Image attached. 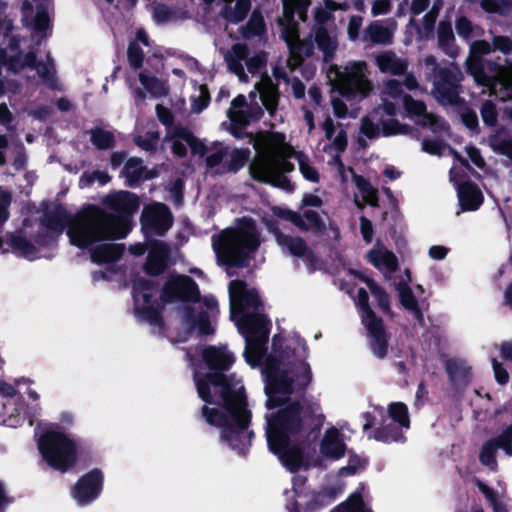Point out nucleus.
Wrapping results in <instances>:
<instances>
[{"mask_svg": "<svg viewBox=\"0 0 512 512\" xmlns=\"http://www.w3.org/2000/svg\"><path fill=\"white\" fill-rule=\"evenodd\" d=\"M231 318L245 337L244 351L247 362L257 365L265 352L268 339V320L261 313V302L255 289H248L245 282L233 280L229 285Z\"/></svg>", "mask_w": 512, "mask_h": 512, "instance_id": "nucleus-5", "label": "nucleus"}, {"mask_svg": "<svg viewBox=\"0 0 512 512\" xmlns=\"http://www.w3.org/2000/svg\"><path fill=\"white\" fill-rule=\"evenodd\" d=\"M376 65L382 73L403 75L406 73L409 63L406 58L397 55L392 50H388L376 57Z\"/></svg>", "mask_w": 512, "mask_h": 512, "instance_id": "nucleus-27", "label": "nucleus"}, {"mask_svg": "<svg viewBox=\"0 0 512 512\" xmlns=\"http://www.w3.org/2000/svg\"><path fill=\"white\" fill-rule=\"evenodd\" d=\"M169 256L168 246L160 241L151 243L145 269L151 275H158L166 268Z\"/></svg>", "mask_w": 512, "mask_h": 512, "instance_id": "nucleus-28", "label": "nucleus"}, {"mask_svg": "<svg viewBox=\"0 0 512 512\" xmlns=\"http://www.w3.org/2000/svg\"><path fill=\"white\" fill-rule=\"evenodd\" d=\"M103 203L109 208L123 213L125 215L115 216V218H126L129 221V230H131V221L129 215L133 214L139 206L138 198L135 194L128 191H119L104 198ZM108 215V213H106ZM111 216V214H109ZM114 217V215H112ZM129 232H127L128 234Z\"/></svg>", "mask_w": 512, "mask_h": 512, "instance_id": "nucleus-24", "label": "nucleus"}, {"mask_svg": "<svg viewBox=\"0 0 512 512\" xmlns=\"http://www.w3.org/2000/svg\"><path fill=\"white\" fill-rule=\"evenodd\" d=\"M363 281H365L371 294L377 300L378 306L383 311L388 312L390 310V303L387 293L380 286H378L374 280L368 277H363Z\"/></svg>", "mask_w": 512, "mask_h": 512, "instance_id": "nucleus-48", "label": "nucleus"}, {"mask_svg": "<svg viewBox=\"0 0 512 512\" xmlns=\"http://www.w3.org/2000/svg\"><path fill=\"white\" fill-rule=\"evenodd\" d=\"M143 172L144 167L140 159L130 158L125 162L123 175L125 176L130 185L138 181L142 177Z\"/></svg>", "mask_w": 512, "mask_h": 512, "instance_id": "nucleus-47", "label": "nucleus"}, {"mask_svg": "<svg viewBox=\"0 0 512 512\" xmlns=\"http://www.w3.org/2000/svg\"><path fill=\"white\" fill-rule=\"evenodd\" d=\"M277 245L283 252L291 254L296 257H303L309 255V249L305 242L300 237H293L282 233L279 229L273 230Z\"/></svg>", "mask_w": 512, "mask_h": 512, "instance_id": "nucleus-32", "label": "nucleus"}, {"mask_svg": "<svg viewBox=\"0 0 512 512\" xmlns=\"http://www.w3.org/2000/svg\"><path fill=\"white\" fill-rule=\"evenodd\" d=\"M375 438L383 442L399 441L402 439V434L399 428L389 424L378 429Z\"/></svg>", "mask_w": 512, "mask_h": 512, "instance_id": "nucleus-56", "label": "nucleus"}, {"mask_svg": "<svg viewBox=\"0 0 512 512\" xmlns=\"http://www.w3.org/2000/svg\"><path fill=\"white\" fill-rule=\"evenodd\" d=\"M438 47L450 58H456L459 54L455 45V36L449 22L441 21L437 29Z\"/></svg>", "mask_w": 512, "mask_h": 512, "instance_id": "nucleus-34", "label": "nucleus"}, {"mask_svg": "<svg viewBox=\"0 0 512 512\" xmlns=\"http://www.w3.org/2000/svg\"><path fill=\"white\" fill-rule=\"evenodd\" d=\"M310 5L311 0H282L283 12L277 23L281 38L284 39L290 51L286 64L291 71L301 65L304 57L313 54V42L323 53L325 62L334 57L338 48L336 33L324 26L314 27L306 41L301 42L299 40V24L295 17L297 16L299 20L305 22Z\"/></svg>", "mask_w": 512, "mask_h": 512, "instance_id": "nucleus-4", "label": "nucleus"}, {"mask_svg": "<svg viewBox=\"0 0 512 512\" xmlns=\"http://www.w3.org/2000/svg\"><path fill=\"white\" fill-rule=\"evenodd\" d=\"M491 146L494 151L507 156L512 161V139L497 136L491 139Z\"/></svg>", "mask_w": 512, "mask_h": 512, "instance_id": "nucleus-58", "label": "nucleus"}, {"mask_svg": "<svg viewBox=\"0 0 512 512\" xmlns=\"http://www.w3.org/2000/svg\"><path fill=\"white\" fill-rule=\"evenodd\" d=\"M256 91L260 94L263 106L272 116L274 115L279 100V92L277 86L268 76H264L255 84Z\"/></svg>", "mask_w": 512, "mask_h": 512, "instance_id": "nucleus-29", "label": "nucleus"}, {"mask_svg": "<svg viewBox=\"0 0 512 512\" xmlns=\"http://www.w3.org/2000/svg\"><path fill=\"white\" fill-rule=\"evenodd\" d=\"M253 147L256 154L249 165L251 177L275 187L290 189V181L284 173L294 169L288 158L295 151L286 143L285 136L281 133H258L253 140Z\"/></svg>", "mask_w": 512, "mask_h": 512, "instance_id": "nucleus-6", "label": "nucleus"}, {"mask_svg": "<svg viewBox=\"0 0 512 512\" xmlns=\"http://www.w3.org/2000/svg\"><path fill=\"white\" fill-rule=\"evenodd\" d=\"M228 155V148L217 146L206 158L207 166L214 168L219 165L223 159Z\"/></svg>", "mask_w": 512, "mask_h": 512, "instance_id": "nucleus-64", "label": "nucleus"}, {"mask_svg": "<svg viewBox=\"0 0 512 512\" xmlns=\"http://www.w3.org/2000/svg\"><path fill=\"white\" fill-rule=\"evenodd\" d=\"M299 170L302 173L303 177L309 181L317 182L319 179V174L317 170L311 165L309 159L301 153L295 154Z\"/></svg>", "mask_w": 512, "mask_h": 512, "instance_id": "nucleus-55", "label": "nucleus"}, {"mask_svg": "<svg viewBox=\"0 0 512 512\" xmlns=\"http://www.w3.org/2000/svg\"><path fill=\"white\" fill-rule=\"evenodd\" d=\"M328 77L339 93L348 98L363 99L372 90L368 67L364 61L348 62L343 66L332 65Z\"/></svg>", "mask_w": 512, "mask_h": 512, "instance_id": "nucleus-11", "label": "nucleus"}, {"mask_svg": "<svg viewBox=\"0 0 512 512\" xmlns=\"http://www.w3.org/2000/svg\"><path fill=\"white\" fill-rule=\"evenodd\" d=\"M349 7L347 2L338 3L333 0H323L314 8L315 27L324 26L325 23L333 19L335 11H347Z\"/></svg>", "mask_w": 512, "mask_h": 512, "instance_id": "nucleus-36", "label": "nucleus"}, {"mask_svg": "<svg viewBox=\"0 0 512 512\" xmlns=\"http://www.w3.org/2000/svg\"><path fill=\"white\" fill-rule=\"evenodd\" d=\"M196 93L191 96V110L194 113H200L207 107L210 101V94L205 85H200Z\"/></svg>", "mask_w": 512, "mask_h": 512, "instance_id": "nucleus-52", "label": "nucleus"}, {"mask_svg": "<svg viewBox=\"0 0 512 512\" xmlns=\"http://www.w3.org/2000/svg\"><path fill=\"white\" fill-rule=\"evenodd\" d=\"M19 42L15 38L10 40L9 54L0 48V65H6L12 72L18 73L27 67H34L38 76L51 87L54 85V64L50 55L46 62L36 63V54L32 49L28 52L18 51Z\"/></svg>", "mask_w": 512, "mask_h": 512, "instance_id": "nucleus-13", "label": "nucleus"}, {"mask_svg": "<svg viewBox=\"0 0 512 512\" xmlns=\"http://www.w3.org/2000/svg\"><path fill=\"white\" fill-rule=\"evenodd\" d=\"M165 140L172 143V151L179 157L186 155V145L191 148L192 153L199 154L200 156L209 151L202 141L197 139L189 129L182 126L169 129L165 135Z\"/></svg>", "mask_w": 512, "mask_h": 512, "instance_id": "nucleus-18", "label": "nucleus"}, {"mask_svg": "<svg viewBox=\"0 0 512 512\" xmlns=\"http://www.w3.org/2000/svg\"><path fill=\"white\" fill-rule=\"evenodd\" d=\"M403 107L407 115L415 121L417 125L429 129L437 137H443L449 134V124L441 116L428 112L426 104L421 100H416L412 96H405Z\"/></svg>", "mask_w": 512, "mask_h": 512, "instance_id": "nucleus-15", "label": "nucleus"}, {"mask_svg": "<svg viewBox=\"0 0 512 512\" xmlns=\"http://www.w3.org/2000/svg\"><path fill=\"white\" fill-rule=\"evenodd\" d=\"M443 5L442 0H437L434 2L433 6L429 9V11L423 17V25L426 31H431L434 27L435 21L438 17L439 11Z\"/></svg>", "mask_w": 512, "mask_h": 512, "instance_id": "nucleus-60", "label": "nucleus"}, {"mask_svg": "<svg viewBox=\"0 0 512 512\" xmlns=\"http://www.w3.org/2000/svg\"><path fill=\"white\" fill-rule=\"evenodd\" d=\"M173 216L169 208L162 203H155L144 208L141 226L145 232L164 234L172 226Z\"/></svg>", "mask_w": 512, "mask_h": 512, "instance_id": "nucleus-19", "label": "nucleus"}, {"mask_svg": "<svg viewBox=\"0 0 512 512\" xmlns=\"http://www.w3.org/2000/svg\"><path fill=\"white\" fill-rule=\"evenodd\" d=\"M265 32V23L261 13L254 10L251 14L249 21L241 29L244 38H253L261 36Z\"/></svg>", "mask_w": 512, "mask_h": 512, "instance_id": "nucleus-42", "label": "nucleus"}, {"mask_svg": "<svg viewBox=\"0 0 512 512\" xmlns=\"http://www.w3.org/2000/svg\"><path fill=\"white\" fill-rule=\"evenodd\" d=\"M143 50L136 42L130 43L128 47V61L134 68H139L143 63Z\"/></svg>", "mask_w": 512, "mask_h": 512, "instance_id": "nucleus-62", "label": "nucleus"}, {"mask_svg": "<svg viewBox=\"0 0 512 512\" xmlns=\"http://www.w3.org/2000/svg\"><path fill=\"white\" fill-rule=\"evenodd\" d=\"M446 370L450 379L456 384H465L470 376V367L459 359L448 360Z\"/></svg>", "mask_w": 512, "mask_h": 512, "instance_id": "nucleus-40", "label": "nucleus"}, {"mask_svg": "<svg viewBox=\"0 0 512 512\" xmlns=\"http://www.w3.org/2000/svg\"><path fill=\"white\" fill-rule=\"evenodd\" d=\"M390 418L396 422L399 428L408 429L410 425L408 408L402 402H393L388 406Z\"/></svg>", "mask_w": 512, "mask_h": 512, "instance_id": "nucleus-43", "label": "nucleus"}, {"mask_svg": "<svg viewBox=\"0 0 512 512\" xmlns=\"http://www.w3.org/2000/svg\"><path fill=\"white\" fill-rule=\"evenodd\" d=\"M332 512H371V510L364 505L361 495L356 492Z\"/></svg>", "mask_w": 512, "mask_h": 512, "instance_id": "nucleus-49", "label": "nucleus"}, {"mask_svg": "<svg viewBox=\"0 0 512 512\" xmlns=\"http://www.w3.org/2000/svg\"><path fill=\"white\" fill-rule=\"evenodd\" d=\"M371 5L372 16L386 15L392 8V0H367Z\"/></svg>", "mask_w": 512, "mask_h": 512, "instance_id": "nucleus-63", "label": "nucleus"}, {"mask_svg": "<svg viewBox=\"0 0 512 512\" xmlns=\"http://www.w3.org/2000/svg\"><path fill=\"white\" fill-rule=\"evenodd\" d=\"M346 445L339 430L335 427L327 429L321 439L320 452L322 455L339 459L344 455Z\"/></svg>", "mask_w": 512, "mask_h": 512, "instance_id": "nucleus-26", "label": "nucleus"}, {"mask_svg": "<svg viewBox=\"0 0 512 512\" xmlns=\"http://www.w3.org/2000/svg\"><path fill=\"white\" fill-rule=\"evenodd\" d=\"M481 8L487 13L508 16L512 12V2L509 0H481Z\"/></svg>", "mask_w": 512, "mask_h": 512, "instance_id": "nucleus-44", "label": "nucleus"}, {"mask_svg": "<svg viewBox=\"0 0 512 512\" xmlns=\"http://www.w3.org/2000/svg\"><path fill=\"white\" fill-rule=\"evenodd\" d=\"M249 155V151L246 149H233L228 151L229 157V169L233 171L239 170L244 166Z\"/></svg>", "mask_w": 512, "mask_h": 512, "instance_id": "nucleus-57", "label": "nucleus"}, {"mask_svg": "<svg viewBox=\"0 0 512 512\" xmlns=\"http://www.w3.org/2000/svg\"><path fill=\"white\" fill-rule=\"evenodd\" d=\"M221 3V16L234 24L243 21L251 9L250 0H221Z\"/></svg>", "mask_w": 512, "mask_h": 512, "instance_id": "nucleus-30", "label": "nucleus"}, {"mask_svg": "<svg viewBox=\"0 0 512 512\" xmlns=\"http://www.w3.org/2000/svg\"><path fill=\"white\" fill-rule=\"evenodd\" d=\"M459 203L463 210H476L483 201V196L478 187L471 183H464L458 187Z\"/></svg>", "mask_w": 512, "mask_h": 512, "instance_id": "nucleus-35", "label": "nucleus"}, {"mask_svg": "<svg viewBox=\"0 0 512 512\" xmlns=\"http://www.w3.org/2000/svg\"><path fill=\"white\" fill-rule=\"evenodd\" d=\"M380 108H377L369 117H365L361 120L360 131L369 139H375L381 134L384 136L392 135H406L412 132V127L407 124H401L395 119H389L381 123V128L378 123V115Z\"/></svg>", "mask_w": 512, "mask_h": 512, "instance_id": "nucleus-16", "label": "nucleus"}, {"mask_svg": "<svg viewBox=\"0 0 512 512\" xmlns=\"http://www.w3.org/2000/svg\"><path fill=\"white\" fill-rule=\"evenodd\" d=\"M408 94H404L401 83L395 79H390L385 82L384 88L381 92V106L380 110H383L387 115L393 116L399 109V104H403V99Z\"/></svg>", "mask_w": 512, "mask_h": 512, "instance_id": "nucleus-25", "label": "nucleus"}, {"mask_svg": "<svg viewBox=\"0 0 512 512\" xmlns=\"http://www.w3.org/2000/svg\"><path fill=\"white\" fill-rule=\"evenodd\" d=\"M354 183L364 203L377 205V192L362 176L355 177Z\"/></svg>", "mask_w": 512, "mask_h": 512, "instance_id": "nucleus-46", "label": "nucleus"}, {"mask_svg": "<svg viewBox=\"0 0 512 512\" xmlns=\"http://www.w3.org/2000/svg\"><path fill=\"white\" fill-rule=\"evenodd\" d=\"M449 150L455 157L464 165H466V160L460 157L455 151L449 148L446 144H444L440 140H432V139H424L422 141V150L428 154L439 156L445 150Z\"/></svg>", "mask_w": 512, "mask_h": 512, "instance_id": "nucleus-45", "label": "nucleus"}, {"mask_svg": "<svg viewBox=\"0 0 512 512\" xmlns=\"http://www.w3.org/2000/svg\"><path fill=\"white\" fill-rule=\"evenodd\" d=\"M492 48L502 54H509L512 51V39L507 36L494 35L492 38Z\"/></svg>", "mask_w": 512, "mask_h": 512, "instance_id": "nucleus-61", "label": "nucleus"}, {"mask_svg": "<svg viewBox=\"0 0 512 512\" xmlns=\"http://www.w3.org/2000/svg\"><path fill=\"white\" fill-rule=\"evenodd\" d=\"M307 349L298 342L293 348L287 346L279 359L270 356L265 363L268 409L279 407L266 416V436L269 449L279 456L290 471L302 464V452L298 447H289L290 437L298 433L303 425V411L298 402L286 403V396L306 388L311 381V370L306 362Z\"/></svg>", "mask_w": 512, "mask_h": 512, "instance_id": "nucleus-1", "label": "nucleus"}, {"mask_svg": "<svg viewBox=\"0 0 512 512\" xmlns=\"http://www.w3.org/2000/svg\"><path fill=\"white\" fill-rule=\"evenodd\" d=\"M279 216L290 221L302 230H309L312 228L319 229L323 226L319 214L313 210H307L303 215L292 210H284L280 212Z\"/></svg>", "mask_w": 512, "mask_h": 512, "instance_id": "nucleus-31", "label": "nucleus"}, {"mask_svg": "<svg viewBox=\"0 0 512 512\" xmlns=\"http://www.w3.org/2000/svg\"><path fill=\"white\" fill-rule=\"evenodd\" d=\"M225 62L230 72L234 73L241 82H248L242 62H245L247 70L252 75L257 74L266 64V54L263 52L248 56V48L245 44H234L224 55Z\"/></svg>", "mask_w": 512, "mask_h": 512, "instance_id": "nucleus-14", "label": "nucleus"}, {"mask_svg": "<svg viewBox=\"0 0 512 512\" xmlns=\"http://www.w3.org/2000/svg\"><path fill=\"white\" fill-rule=\"evenodd\" d=\"M211 245L218 265L246 267L260 245V234L252 220L242 219L235 226L213 235Z\"/></svg>", "mask_w": 512, "mask_h": 512, "instance_id": "nucleus-8", "label": "nucleus"}, {"mask_svg": "<svg viewBox=\"0 0 512 512\" xmlns=\"http://www.w3.org/2000/svg\"><path fill=\"white\" fill-rule=\"evenodd\" d=\"M426 79L432 83L431 94L440 105H456L460 101L459 85L464 76L454 63L441 66L433 55L423 58Z\"/></svg>", "mask_w": 512, "mask_h": 512, "instance_id": "nucleus-10", "label": "nucleus"}, {"mask_svg": "<svg viewBox=\"0 0 512 512\" xmlns=\"http://www.w3.org/2000/svg\"><path fill=\"white\" fill-rule=\"evenodd\" d=\"M497 448L503 449L506 455L512 457V425L505 428L498 437L487 441L482 447L480 462L492 470H495L497 465L495 458Z\"/></svg>", "mask_w": 512, "mask_h": 512, "instance_id": "nucleus-21", "label": "nucleus"}, {"mask_svg": "<svg viewBox=\"0 0 512 512\" xmlns=\"http://www.w3.org/2000/svg\"><path fill=\"white\" fill-rule=\"evenodd\" d=\"M160 135L157 131H149L144 135L135 137L134 141L137 146L145 151H154L157 148Z\"/></svg>", "mask_w": 512, "mask_h": 512, "instance_id": "nucleus-54", "label": "nucleus"}, {"mask_svg": "<svg viewBox=\"0 0 512 512\" xmlns=\"http://www.w3.org/2000/svg\"><path fill=\"white\" fill-rule=\"evenodd\" d=\"M135 313L142 320L150 322L159 321V313L152 300L156 293V289L150 281H139L134 287Z\"/></svg>", "mask_w": 512, "mask_h": 512, "instance_id": "nucleus-17", "label": "nucleus"}, {"mask_svg": "<svg viewBox=\"0 0 512 512\" xmlns=\"http://www.w3.org/2000/svg\"><path fill=\"white\" fill-rule=\"evenodd\" d=\"M43 459L55 470L66 472L76 461V446L72 439L59 431H47L38 442Z\"/></svg>", "mask_w": 512, "mask_h": 512, "instance_id": "nucleus-12", "label": "nucleus"}, {"mask_svg": "<svg viewBox=\"0 0 512 512\" xmlns=\"http://www.w3.org/2000/svg\"><path fill=\"white\" fill-rule=\"evenodd\" d=\"M101 489L102 473L99 470H92L78 480L72 496L79 505H86L98 497Z\"/></svg>", "mask_w": 512, "mask_h": 512, "instance_id": "nucleus-20", "label": "nucleus"}, {"mask_svg": "<svg viewBox=\"0 0 512 512\" xmlns=\"http://www.w3.org/2000/svg\"><path fill=\"white\" fill-rule=\"evenodd\" d=\"M261 108L248 107L245 96L238 95L231 101L230 108L227 110V117L233 126V134L238 136L235 129L246 127L253 117H259Z\"/></svg>", "mask_w": 512, "mask_h": 512, "instance_id": "nucleus-22", "label": "nucleus"}, {"mask_svg": "<svg viewBox=\"0 0 512 512\" xmlns=\"http://www.w3.org/2000/svg\"><path fill=\"white\" fill-rule=\"evenodd\" d=\"M492 52L490 42L486 40L472 42L465 60L467 72L478 85L485 87L490 95H495L501 101L510 100L512 99V65L501 66L488 62L490 69L494 71L493 75H488L482 56Z\"/></svg>", "mask_w": 512, "mask_h": 512, "instance_id": "nucleus-9", "label": "nucleus"}, {"mask_svg": "<svg viewBox=\"0 0 512 512\" xmlns=\"http://www.w3.org/2000/svg\"><path fill=\"white\" fill-rule=\"evenodd\" d=\"M367 256L369 261L381 271L392 272L397 268L396 256L383 247L372 249Z\"/></svg>", "mask_w": 512, "mask_h": 512, "instance_id": "nucleus-37", "label": "nucleus"}, {"mask_svg": "<svg viewBox=\"0 0 512 512\" xmlns=\"http://www.w3.org/2000/svg\"><path fill=\"white\" fill-rule=\"evenodd\" d=\"M371 337V349L374 356L383 358L387 351V340L382 320H372L365 324Z\"/></svg>", "mask_w": 512, "mask_h": 512, "instance_id": "nucleus-33", "label": "nucleus"}, {"mask_svg": "<svg viewBox=\"0 0 512 512\" xmlns=\"http://www.w3.org/2000/svg\"><path fill=\"white\" fill-rule=\"evenodd\" d=\"M368 294L365 289L360 288L356 296V304L362 311V321L364 324L372 322V320H379L371 310L368 303Z\"/></svg>", "mask_w": 512, "mask_h": 512, "instance_id": "nucleus-50", "label": "nucleus"}, {"mask_svg": "<svg viewBox=\"0 0 512 512\" xmlns=\"http://www.w3.org/2000/svg\"><path fill=\"white\" fill-rule=\"evenodd\" d=\"M12 248L16 254L26 258L34 257L36 253L35 246L20 236L12 238Z\"/></svg>", "mask_w": 512, "mask_h": 512, "instance_id": "nucleus-53", "label": "nucleus"}, {"mask_svg": "<svg viewBox=\"0 0 512 512\" xmlns=\"http://www.w3.org/2000/svg\"><path fill=\"white\" fill-rule=\"evenodd\" d=\"M480 114L486 125L494 126L497 123L496 107L491 101H485L482 104Z\"/></svg>", "mask_w": 512, "mask_h": 512, "instance_id": "nucleus-59", "label": "nucleus"}, {"mask_svg": "<svg viewBox=\"0 0 512 512\" xmlns=\"http://www.w3.org/2000/svg\"><path fill=\"white\" fill-rule=\"evenodd\" d=\"M163 296L167 300L178 299L187 303L180 316L189 330H197L203 335L213 333L211 319L218 312L217 301L212 296L200 300L198 286L192 278L185 275L171 277L164 286Z\"/></svg>", "mask_w": 512, "mask_h": 512, "instance_id": "nucleus-7", "label": "nucleus"}, {"mask_svg": "<svg viewBox=\"0 0 512 512\" xmlns=\"http://www.w3.org/2000/svg\"><path fill=\"white\" fill-rule=\"evenodd\" d=\"M397 26V21L394 18L373 21L366 27L363 40L374 45H390L393 42Z\"/></svg>", "mask_w": 512, "mask_h": 512, "instance_id": "nucleus-23", "label": "nucleus"}, {"mask_svg": "<svg viewBox=\"0 0 512 512\" xmlns=\"http://www.w3.org/2000/svg\"><path fill=\"white\" fill-rule=\"evenodd\" d=\"M42 225L57 235L62 234L67 226L70 243L79 248H86L107 239L125 238L129 230V221L126 218L109 216L103 210L92 206L73 217L60 207L47 211Z\"/></svg>", "mask_w": 512, "mask_h": 512, "instance_id": "nucleus-3", "label": "nucleus"}, {"mask_svg": "<svg viewBox=\"0 0 512 512\" xmlns=\"http://www.w3.org/2000/svg\"><path fill=\"white\" fill-rule=\"evenodd\" d=\"M124 251L122 244H101L91 253V260L94 263L101 264L117 261Z\"/></svg>", "mask_w": 512, "mask_h": 512, "instance_id": "nucleus-38", "label": "nucleus"}, {"mask_svg": "<svg viewBox=\"0 0 512 512\" xmlns=\"http://www.w3.org/2000/svg\"><path fill=\"white\" fill-rule=\"evenodd\" d=\"M91 142L98 149H109L114 145V135L109 131L97 128L91 131Z\"/></svg>", "mask_w": 512, "mask_h": 512, "instance_id": "nucleus-51", "label": "nucleus"}, {"mask_svg": "<svg viewBox=\"0 0 512 512\" xmlns=\"http://www.w3.org/2000/svg\"><path fill=\"white\" fill-rule=\"evenodd\" d=\"M202 357L211 372L205 376L198 371L194 373L198 395L207 404L221 399L224 408L221 411L205 405L202 409L203 417L210 425L222 428L223 441L243 451L252 435L246 432L251 415L246 408L243 385L235 376L225 374L233 365L234 356L226 347L209 346L204 349Z\"/></svg>", "mask_w": 512, "mask_h": 512, "instance_id": "nucleus-2", "label": "nucleus"}, {"mask_svg": "<svg viewBox=\"0 0 512 512\" xmlns=\"http://www.w3.org/2000/svg\"><path fill=\"white\" fill-rule=\"evenodd\" d=\"M397 291L399 293V298L401 304L410 311L416 319H422V313L418 308V303L410 289V287L406 283H399L397 286Z\"/></svg>", "mask_w": 512, "mask_h": 512, "instance_id": "nucleus-41", "label": "nucleus"}, {"mask_svg": "<svg viewBox=\"0 0 512 512\" xmlns=\"http://www.w3.org/2000/svg\"><path fill=\"white\" fill-rule=\"evenodd\" d=\"M139 81L141 85L153 96L162 97L168 94V86L166 82L155 77L147 71L139 73Z\"/></svg>", "mask_w": 512, "mask_h": 512, "instance_id": "nucleus-39", "label": "nucleus"}]
</instances>
